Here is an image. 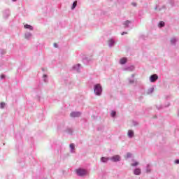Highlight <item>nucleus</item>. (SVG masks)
<instances>
[{
    "instance_id": "1",
    "label": "nucleus",
    "mask_w": 179,
    "mask_h": 179,
    "mask_svg": "<svg viewBox=\"0 0 179 179\" xmlns=\"http://www.w3.org/2000/svg\"><path fill=\"white\" fill-rule=\"evenodd\" d=\"M102 92H103V89L101 88V85L100 84H96L94 86L95 94H96V96H100Z\"/></svg>"
},
{
    "instance_id": "2",
    "label": "nucleus",
    "mask_w": 179,
    "mask_h": 179,
    "mask_svg": "<svg viewBox=\"0 0 179 179\" xmlns=\"http://www.w3.org/2000/svg\"><path fill=\"white\" fill-rule=\"evenodd\" d=\"M76 172L78 174V176H80V177H84V176H87V171L83 169H76Z\"/></svg>"
},
{
    "instance_id": "3",
    "label": "nucleus",
    "mask_w": 179,
    "mask_h": 179,
    "mask_svg": "<svg viewBox=\"0 0 179 179\" xmlns=\"http://www.w3.org/2000/svg\"><path fill=\"white\" fill-rule=\"evenodd\" d=\"M120 159L121 157H120V155H115L110 158V160H112V162H120Z\"/></svg>"
},
{
    "instance_id": "4",
    "label": "nucleus",
    "mask_w": 179,
    "mask_h": 179,
    "mask_svg": "<svg viewBox=\"0 0 179 179\" xmlns=\"http://www.w3.org/2000/svg\"><path fill=\"white\" fill-rule=\"evenodd\" d=\"M157 79H159V77L156 74L152 75L150 78V82H155V80H157Z\"/></svg>"
},
{
    "instance_id": "5",
    "label": "nucleus",
    "mask_w": 179,
    "mask_h": 179,
    "mask_svg": "<svg viewBox=\"0 0 179 179\" xmlns=\"http://www.w3.org/2000/svg\"><path fill=\"white\" fill-rule=\"evenodd\" d=\"M71 117H80V112H72L70 114Z\"/></svg>"
},
{
    "instance_id": "6",
    "label": "nucleus",
    "mask_w": 179,
    "mask_h": 179,
    "mask_svg": "<svg viewBox=\"0 0 179 179\" xmlns=\"http://www.w3.org/2000/svg\"><path fill=\"white\" fill-rule=\"evenodd\" d=\"M101 160L102 163H107L108 160H110V159L103 157Z\"/></svg>"
},
{
    "instance_id": "7",
    "label": "nucleus",
    "mask_w": 179,
    "mask_h": 179,
    "mask_svg": "<svg viewBox=\"0 0 179 179\" xmlns=\"http://www.w3.org/2000/svg\"><path fill=\"white\" fill-rule=\"evenodd\" d=\"M134 174L136 176H139L141 174V169H136L134 170Z\"/></svg>"
},
{
    "instance_id": "8",
    "label": "nucleus",
    "mask_w": 179,
    "mask_h": 179,
    "mask_svg": "<svg viewBox=\"0 0 179 179\" xmlns=\"http://www.w3.org/2000/svg\"><path fill=\"white\" fill-rule=\"evenodd\" d=\"M128 136H129V138H132V136H134V131L129 130L128 131Z\"/></svg>"
},
{
    "instance_id": "9",
    "label": "nucleus",
    "mask_w": 179,
    "mask_h": 179,
    "mask_svg": "<svg viewBox=\"0 0 179 179\" xmlns=\"http://www.w3.org/2000/svg\"><path fill=\"white\" fill-rule=\"evenodd\" d=\"M126 62H127V58L124 57V58H122V59H120V64H121L122 65H124V64H125Z\"/></svg>"
},
{
    "instance_id": "10",
    "label": "nucleus",
    "mask_w": 179,
    "mask_h": 179,
    "mask_svg": "<svg viewBox=\"0 0 179 179\" xmlns=\"http://www.w3.org/2000/svg\"><path fill=\"white\" fill-rule=\"evenodd\" d=\"M24 29H29V30H33V27L29 24H25Z\"/></svg>"
},
{
    "instance_id": "11",
    "label": "nucleus",
    "mask_w": 179,
    "mask_h": 179,
    "mask_svg": "<svg viewBox=\"0 0 179 179\" xmlns=\"http://www.w3.org/2000/svg\"><path fill=\"white\" fill-rule=\"evenodd\" d=\"M76 5H78V1H75L73 3V6L71 7V9H75L76 8Z\"/></svg>"
},
{
    "instance_id": "12",
    "label": "nucleus",
    "mask_w": 179,
    "mask_h": 179,
    "mask_svg": "<svg viewBox=\"0 0 179 179\" xmlns=\"http://www.w3.org/2000/svg\"><path fill=\"white\" fill-rule=\"evenodd\" d=\"M108 45H110V47H111V45H114V41L113 39H110L108 41Z\"/></svg>"
},
{
    "instance_id": "13",
    "label": "nucleus",
    "mask_w": 179,
    "mask_h": 179,
    "mask_svg": "<svg viewBox=\"0 0 179 179\" xmlns=\"http://www.w3.org/2000/svg\"><path fill=\"white\" fill-rule=\"evenodd\" d=\"M159 27H164V22L161 21V22L159 23Z\"/></svg>"
},
{
    "instance_id": "14",
    "label": "nucleus",
    "mask_w": 179,
    "mask_h": 179,
    "mask_svg": "<svg viewBox=\"0 0 179 179\" xmlns=\"http://www.w3.org/2000/svg\"><path fill=\"white\" fill-rule=\"evenodd\" d=\"M117 114V113L114 110H113L110 113L111 117H115V115Z\"/></svg>"
},
{
    "instance_id": "15",
    "label": "nucleus",
    "mask_w": 179,
    "mask_h": 179,
    "mask_svg": "<svg viewBox=\"0 0 179 179\" xmlns=\"http://www.w3.org/2000/svg\"><path fill=\"white\" fill-rule=\"evenodd\" d=\"M176 41H177V40L176 38H172L171 39V44H175L176 43Z\"/></svg>"
},
{
    "instance_id": "16",
    "label": "nucleus",
    "mask_w": 179,
    "mask_h": 179,
    "mask_svg": "<svg viewBox=\"0 0 179 179\" xmlns=\"http://www.w3.org/2000/svg\"><path fill=\"white\" fill-rule=\"evenodd\" d=\"M70 148L72 150H73V149H75V144L74 143H71L70 144Z\"/></svg>"
},
{
    "instance_id": "17",
    "label": "nucleus",
    "mask_w": 179,
    "mask_h": 179,
    "mask_svg": "<svg viewBox=\"0 0 179 179\" xmlns=\"http://www.w3.org/2000/svg\"><path fill=\"white\" fill-rule=\"evenodd\" d=\"M0 107H1V108H3L5 107V103L4 102H1L0 103Z\"/></svg>"
},
{
    "instance_id": "18",
    "label": "nucleus",
    "mask_w": 179,
    "mask_h": 179,
    "mask_svg": "<svg viewBox=\"0 0 179 179\" xmlns=\"http://www.w3.org/2000/svg\"><path fill=\"white\" fill-rule=\"evenodd\" d=\"M25 37H26L27 38H29V37H31V34H27L25 35Z\"/></svg>"
},
{
    "instance_id": "19",
    "label": "nucleus",
    "mask_w": 179,
    "mask_h": 179,
    "mask_svg": "<svg viewBox=\"0 0 179 179\" xmlns=\"http://www.w3.org/2000/svg\"><path fill=\"white\" fill-rule=\"evenodd\" d=\"M138 164H139L138 162H135L134 164H131V166H138Z\"/></svg>"
},
{
    "instance_id": "20",
    "label": "nucleus",
    "mask_w": 179,
    "mask_h": 179,
    "mask_svg": "<svg viewBox=\"0 0 179 179\" xmlns=\"http://www.w3.org/2000/svg\"><path fill=\"white\" fill-rule=\"evenodd\" d=\"M124 24L126 25V27H128V24H129V21H126Z\"/></svg>"
},
{
    "instance_id": "21",
    "label": "nucleus",
    "mask_w": 179,
    "mask_h": 179,
    "mask_svg": "<svg viewBox=\"0 0 179 179\" xmlns=\"http://www.w3.org/2000/svg\"><path fill=\"white\" fill-rule=\"evenodd\" d=\"M175 163H176V164H179V159H176V160L175 161Z\"/></svg>"
},
{
    "instance_id": "22",
    "label": "nucleus",
    "mask_w": 179,
    "mask_h": 179,
    "mask_svg": "<svg viewBox=\"0 0 179 179\" xmlns=\"http://www.w3.org/2000/svg\"><path fill=\"white\" fill-rule=\"evenodd\" d=\"M54 47H55V48H57L58 47V45L57 43H54Z\"/></svg>"
},
{
    "instance_id": "23",
    "label": "nucleus",
    "mask_w": 179,
    "mask_h": 179,
    "mask_svg": "<svg viewBox=\"0 0 179 179\" xmlns=\"http://www.w3.org/2000/svg\"><path fill=\"white\" fill-rule=\"evenodd\" d=\"M131 5H133V6H136V3H132Z\"/></svg>"
},
{
    "instance_id": "24",
    "label": "nucleus",
    "mask_w": 179,
    "mask_h": 179,
    "mask_svg": "<svg viewBox=\"0 0 179 179\" xmlns=\"http://www.w3.org/2000/svg\"><path fill=\"white\" fill-rule=\"evenodd\" d=\"M130 156H131V154L127 153V157L128 158V157H129Z\"/></svg>"
},
{
    "instance_id": "25",
    "label": "nucleus",
    "mask_w": 179,
    "mask_h": 179,
    "mask_svg": "<svg viewBox=\"0 0 179 179\" xmlns=\"http://www.w3.org/2000/svg\"><path fill=\"white\" fill-rule=\"evenodd\" d=\"M124 34H127V32H122V36H124Z\"/></svg>"
},
{
    "instance_id": "26",
    "label": "nucleus",
    "mask_w": 179,
    "mask_h": 179,
    "mask_svg": "<svg viewBox=\"0 0 179 179\" xmlns=\"http://www.w3.org/2000/svg\"><path fill=\"white\" fill-rule=\"evenodd\" d=\"M3 78H5V76H1V78L3 79Z\"/></svg>"
},
{
    "instance_id": "27",
    "label": "nucleus",
    "mask_w": 179,
    "mask_h": 179,
    "mask_svg": "<svg viewBox=\"0 0 179 179\" xmlns=\"http://www.w3.org/2000/svg\"><path fill=\"white\" fill-rule=\"evenodd\" d=\"M43 77H44V78H46V77H47V75H43Z\"/></svg>"
},
{
    "instance_id": "28",
    "label": "nucleus",
    "mask_w": 179,
    "mask_h": 179,
    "mask_svg": "<svg viewBox=\"0 0 179 179\" xmlns=\"http://www.w3.org/2000/svg\"><path fill=\"white\" fill-rule=\"evenodd\" d=\"M13 1H16V0H13Z\"/></svg>"
}]
</instances>
